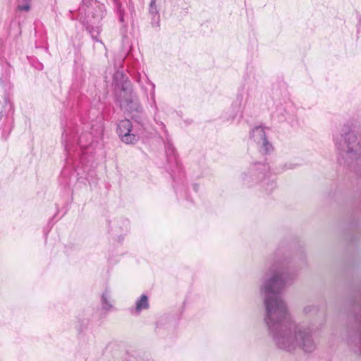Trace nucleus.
<instances>
[{"instance_id":"nucleus-1","label":"nucleus","mask_w":361,"mask_h":361,"mask_svg":"<svg viewBox=\"0 0 361 361\" xmlns=\"http://www.w3.org/2000/svg\"><path fill=\"white\" fill-rule=\"evenodd\" d=\"M286 258L274 259L262 279L260 294L264 297V321L275 345L280 349L292 351L297 348L305 353L313 352L316 344L309 327L296 324L290 318L281 290L296 277Z\"/></svg>"},{"instance_id":"nucleus-2","label":"nucleus","mask_w":361,"mask_h":361,"mask_svg":"<svg viewBox=\"0 0 361 361\" xmlns=\"http://www.w3.org/2000/svg\"><path fill=\"white\" fill-rule=\"evenodd\" d=\"M340 164L355 168L361 165V127L355 121H348L334 135Z\"/></svg>"},{"instance_id":"nucleus-3","label":"nucleus","mask_w":361,"mask_h":361,"mask_svg":"<svg viewBox=\"0 0 361 361\" xmlns=\"http://www.w3.org/2000/svg\"><path fill=\"white\" fill-rule=\"evenodd\" d=\"M105 9L96 0H82L79 8V20L85 25L93 40L103 44L98 36L102 32L100 23L104 16Z\"/></svg>"},{"instance_id":"nucleus-4","label":"nucleus","mask_w":361,"mask_h":361,"mask_svg":"<svg viewBox=\"0 0 361 361\" xmlns=\"http://www.w3.org/2000/svg\"><path fill=\"white\" fill-rule=\"evenodd\" d=\"M113 85L117 92V100L121 108L137 114H142V108L133 85L123 71H116L113 76Z\"/></svg>"},{"instance_id":"nucleus-5","label":"nucleus","mask_w":361,"mask_h":361,"mask_svg":"<svg viewBox=\"0 0 361 361\" xmlns=\"http://www.w3.org/2000/svg\"><path fill=\"white\" fill-rule=\"evenodd\" d=\"M95 127L94 128V125H92L91 133L82 132L80 134H79L78 130L75 128H68L64 130L62 135V142L68 154V162L72 159V147L75 142H77L80 148L83 150L92 142L93 137H99L102 135L103 126L101 123L96 124Z\"/></svg>"},{"instance_id":"nucleus-6","label":"nucleus","mask_w":361,"mask_h":361,"mask_svg":"<svg viewBox=\"0 0 361 361\" xmlns=\"http://www.w3.org/2000/svg\"><path fill=\"white\" fill-rule=\"evenodd\" d=\"M269 169L267 164L261 163L255 164L246 171L242 173L239 178L242 183L247 186H252L261 179L262 186L264 188L267 192H270L276 187V183L273 179H271L266 174Z\"/></svg>"},{"instance_id":"nucleus-7","label":"nucleus","mask_w":361,"mask_h":361,"mask_svg":"<svg viewBox=\"0 0 361 361\" xmlns=\"http://www.w3.org/2000/svg\"><path fill=\"white\" fill-rule=\"evenodd\" d=\"M133 119L137 123V125L133 126L130 120L124 119L120 121L116 130L121 141L128 145L137 142L143 123V118L141 116H133Z\"/></svg>"},{"instance_id":"nucleus-8","label":"nucleus","mask_w":361,"mask_h":361,"mask_svg":"<svg viewBox=\"0 0 361 361\" xmlns=\"http://www.w3.org/2000/svg\"><path fill=\"white\" fill-rule=\"evenodd\" d=\"M250 138L257 144L262 154H269L273 149L271 144L267 137L265 128L262 126L253 128L250 133Z\"/></svg>"},{"instance_id":"nucleus-9","label":"nucleus","mask_w":361,"mask_h":361,"mask_svg":"<svg viewBox=\"0 0 361 361\" xmlns=\"http://www.w3.org/2000/svg\"><path fill=\"white\" fill-rule=\"evenodd\" d=\"M136 82L140 85V87L144 90V92L147 94L148 88L147 85L150 87L149 90V95H150V106L154 109L155 113L154 116H156L158 114V107L156 102L155 99V85L153 83L147 75L142 76L140 73H138L135 78Z\"/></svg>"},{"instance_id":"nucleus-10","label":"nucleus","mask_w":361,"mask_h":361,"mask_svg":"<svg viewBox=\"0 0 361 361\" xmlns=\"http://www.w3.org/2000/svg\"><path fill=\"white\" fill-rule=\"evenodd\" d=\"M149 298L147 295L142 294L135 302V307L130 309V312L135 315H139L143 310L149 309Z\"/></svg>"},{"instance_id":"nucleus-11","label":"nucleus","mask_w":361,"mask_h":361,"mask_svg":"<svg viewBox=\"0 0 361 361\" xmlns=\"http://www.w3.org/2000/svg\"><path fill=\"white\" fill-rule=\"evenodd\" d=\"M148 11L152 16V24L153 26H159V1L150 0Z\"/></svg>"},{"instance_id":"nucleus-12","label":"nucleus","mask_w":361,"mask_h":361,"mask_svg":"<svg viewBox=\"0 0 361 361\" xmlns=\"http://www.w3.org/2000/svg\"><path fill=\"white\" fill-rule=\"evenodd\" d=\"M102 307V309L106 311H111L113 308V305L111 302V295L109 290H105L101 297Z\"/></svg>"},{"instance_id":"nucleus-13","label":"nucleus","mask_w":361,"mask_h":361,"mask_svg":"<svg viewBox=\"0 0 361 361\" xmlns=\"http://www.w3.org/2000/svg\"><path fill=\"white\" fill-rule=\"evenodd\" d=\"M243 102V97L242 95H238L237 97L236 100L233 103V116L232 119H234L240 112L241 107Z\"/></svg>"},{"instance_id":"nucleus-14","label":"nucleus","mask_w":361,"mask_h":361,"mask_svg":"<svg viewBox=\"0 0 361 361\" xmlns=\"http://www.w3.org/2000/svg\"><path fill=\"white\" fill-rule=\"evenodd\" d=\"M31 0H18L17 9L20 11L27 12L30 9Z\"/></svg>"},{"instance_id":"nucleus-15","label":"nucleus","mask_w":361,"mask_h":361,"mask_svg":"<svg viewBox=\"0 0 361 361\" xmlns=\"http://www.w3.org/2000/svg\"><path fill=\"white\" fill-rule=\"evenodd\" d=\"M166 153L170 161H172L173 159L174 161H176L175 157V148L173 147V145L170 143L169 141L166 144Z\"/></svg>"},{"instance_id":"nucleus-16","label":"nucleus","mask_w":361,"mask_h":361,"mask_svg":"<svg viewBox=\"0 0 361 361\" xmlns=\"http://www.w3.org/2000/svg\"><path fill=\"white\" fill-rule=\"evenodd\" d=\"M318 306L314 304H310L304 307L303 312L306 314H315L318 312Z\"/></svg>"},{"instance_id":"nucleus-17","label":"nucleus","mask_w":361,"mask_h":361,"mask_svg":"<svg viewBox=\"0 0 361 361\" xmlns=\"http://www.w3.org/2000/svg\"><path fill=\"white\" fill-rule=\"evenodd\" d=\"M298 164L293 163H286L283 165V170L286 171L289 169H294L295 168H296Z\"/></svg>"},{"instance_id":"nucleus-18","label":"nucleus","mask_w":361,"mask_h":361,"mask_svg":"<svg viewBox=\"0 0 361 361\" xmlns=\"http://www.w3.org/2000/svg\"><path fill=\"white\" fill-rule=\"evenodd\" d=\"M118 15H119V20L121 23H123L124 20V15H123V10H121V6H118Z\"/></svg>"},{"instance_id":"nucleus-19","label":"nucleus","mask_w":361,"mask_h":361,"mask_svg":"<svg viewBox=\"0 0 361 361\" xmlns=\"http://www.w3.org/2000/svg\"><path fill=\"white\" fill-rule=\"evenodd\" d=\"M160 125L162 126L163 129L166 131V126H165V125L162 122H160Z\"/></svg>"},{"instance_id":"nucleus-20","label":"nucleus","mask_w":361,"mask_h":361,"mask_svg":"<svg viewBox=\"0 0 361 361\" xmlns=\"http://www.w3.org/2000/svg\"><path fill=\"white\" fill-rule=\"evenodd\" d=\"M285 111V109L283 107H281L280 109V113L282 114Z\"/></svg>"},{"instance_id":"nucleus-21","label":"nucleus","mask_w":361,"mask_h":361,"mask_svg":"<svg viewBox=\"0 0 361 361\" xmlns=\"http://www.w3.org/2000/svg\"><path fill=\"white\" fill-rule=\"evenodd\" d=\"M6 86H7L8 87V89H10V84H6Z\"/></svg>"},{"instance_id":"nucleus-22","label":"nucleus","mask_w":361,"mask_h":361,"mask_svg":"<svg viewBox=\"0 0 361 361\" xmlns=\"http://www.w3.org/2000/svg\"><path fill=\"white\" fill-rule=\"evenodd\" d=\"M1 118V114H0V119Z\"/></svg>"}]
</instances>
